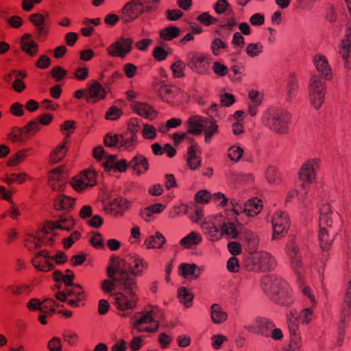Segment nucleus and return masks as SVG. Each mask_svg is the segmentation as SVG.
Instances as JSON below:
<instances>
[{"label":"nucleus","mask_w":351,"mask_h":351,"mask_svg":"<svg viewBox=\"0 0 351 351\" xmlns=\"http://www.w3.org/2000/svg\"><path fill=\"white\" fill-rule=\"evenodd\" d=\"M129 202L122 197L113 199L110 202L104 206L107 213H113L114 215H123L124 210L128 208Z\"/></svg>","instance_id":"4be33fe9"},{"label":"nucleus","mask_w":351,"mask_h":351,"mask_svg":"<svg viewBox=\"0 0 351 351\" xmlns=\"http://www.w3.org/2000/svg\"><path fill=\"white\" fill-rule=\"evenodd\" d=\"M302 344V337L300 336H293L291 339L289 350V351H301Z\"/></svg>","instance_id":"338daca9"},{"label":"nucleus","mask_w":351,"mask_h":351,"mask_svg":"<svg viewBox=\"0 0 351 351\" xmlns=\"http://www.w3.org/2000/svg\"><path fill=\"white\" fill-rule=\"evenodd\" d=\"M184 208V214L194 222L198 223L203 217V210L201 208H196L194 210L187 206H182Z\"/></svg>","instance_id":"c03bdc74"},{"label":"nucleus","mask_w":351,"mask_h":351,"mask_svg":"<svg viewBox=\"0 0 351 351\" xmlns=\"http://www.w3.org/2000/svg\"><path fill=\"white\" fill-rule=\"evenodd\" d=\"M49 227H43L40 231V233L43 234L41 237V246L44 245H51L53 242V235H49Z\"/></svg>","instance_id":"bf43d9fd"},{"label":"nucleus","mask_w":351,"mask_h":351,"mask_svg":"<svg viewBox=\"0 0 351 351\" xmlns=\"http://www.w3.org/2000/svg\"><path fill=\"white\" fill-rule=\"evenodd\" d=\"M275 328L274 322L267 317H258L246 328L248 331L263 337H270V330Z\"/></svg>","instance_id":"dca6fc26"},{"label":"nucleus","mask_w":351,"mask_h":351,"mask_svg":"<svg viewBox=\"0 0 351 351\" xmlns=\"http://www.w3.org/2000/svg\"><path fill=\"white\" fill-rule=\"evenodd\" d=\"M298 88V84L296 79L292 78L287 86V100L289 102H291L292 99L296 95Z\"/></svg>","instance_id":"5fc2aeb1"},{"label":"nucleus","mask_w":351,"mask_h":351,"mask_svg":"<svg viewBox=\"0 0 351 351\" xmlns=\"http://www.w3.org/2000/svg\"><path fill=\"white\" fill-rule=\"evenodd\" d=\"M147 267V262L136 255H130L124 259L115 256L110 258L107 274L112 280H104L101 289L106 293H110L114 289L116 283L120 286L121 291L114 294L119 310L133 309L136 306L138 286L132 276H141L143 271L140 268L145 269Z\"/></svg>","instance_id":"f257e3e1"},{"label":"nucleus","mask_w":351,"mask_h":351,"mask_svg":"<svg viewBox=\"0 0 351 351\" xmlns=\"http://www.w3.org/2000/svg\"><path fill=\"white\" fill-rule=\"evenodd\" d=\"M71 184L77 191H82L88 186H93L96 184L95 173L91 170H86L84 173L73 178Z\"/></svg>","instance_id":"aec40b11"},{"label":"nucleus","mask_w":351,"mask_h":351,"mask_svg":"<svg viewBox=\"0 0 351 351\" xmlns=\"http://www.w3.org/2000/svg\"><path fill=\"white\" fill-rule=\"evenodd\" d=\"M119 138H121V134L118 135L108 133L106 135L104 141L105 145L108 147H114L117 146L119 147Z\"/></svg>","instance_id":"13d9d810"},{"label":"nucleus","mask_w":351,"mask_h":351,"mask_svg":"<svg viewBox=\"0 0 351 351\" xmlns=\"http://www.w3.org/2000/svg\"><path fill=\"white\" fill-rule=\"evenodd\" d=\"M47 348L50 351H62L61 340L59 337H53L48 343Z\"/></svg>","instance_id":"774afa93"},{"label":"nucleus","mask_w":351,"mask_h":351,"mask_svg":"<svg viewBox=\"0 0 351 351\" xmlns=\"http://www.w3.org/2000/svg\"><path fill=\"white\" fill-rule=\"evenodd\" d=\"M261 202V201L256 197L249 199L243 205L244 213H246L247 215L250 217H254L256 215L261 211L263 207Z\"/></svg>","instance_id":"473e14b6"},{"label":"nucleus","mask_w":351,"mask_h":351,"mask_svg":"<svg viewBox=\"0 0 351 351\" xmlns=\"http://www.w3.org/2000/svg\"><path fill=\"white\" fill-rule=\"evenodd\" d=\"M73 225L74 222L71 217L67 215L60 216L58 220L49 223V229L51 230L60 229L69 231Z\"/></svg>","instance_id":"7c9ffc66"},{"label":"nucleus","mask_w":351,"mask_h":351,"mask_svg":"<svg viewBox=\"0 0 351 351\" xmlns=\"http://www.w3.org/2000/svg\"><path fill=\"white\" fill-rule=\"evenodd\" d=\"M313 315V308L311 306L304 308L299 315V319L302 324H309Z\"/></svg>","instance_id":"052dcab7"},{"label":"nucleus","mask_w":351,"mask_h":351,"mask_svg":"<svg viewBox=\"0 0 351 351\" xmlns=\"http://www.w3.org/2000/svg\"><path fill=\"white\" fill-rule=\"evenodd\" d=\"M350 317H343L339 315V321L337 326V341L336 346H341L343 344L346 324L349 322Z\"/></svg>","instance_id":"e433bc0d"},{"label":"nucleus","mask_w":351,"mask_h":351,"mask_svg":"<svg viewBox=\"0 0 351 351\" xmlns=\"http://www.w3.org/2000/svg\"><path fill=\"white\" fill-rule=\"evenodd\" d=\"M329 204L328 203L324 204L319 208V234L318 239L319 246L323 252H327L328 247V222L329 220Z\"/></svg>","instance_id":"9b49d317"},{"label":"nucleus","mask_w":351,"mask_h":351,"mask_svg":"<svg viewBox=\"0 0 351 351\" xmlns=\"http://www.w3.org/2000/svg\"><path fill=\"white\" fill-rule=\"evenodd\" d=\"M61 176V171L58 169H55L51 171L49 184L53 190H60L62 187L64 181L61 180V182L58 184V185L55 183L56 181L58 182L60 180Z\"/></svg>","instance_id":"de8ad7c7"},{"label":"nucleus","mask_w":351,"mask_h":351,"mask_svg":"<svg viewBox=\"0 0 351 351\" xmlns=\"http://www.w3.org/2000/svg\"><path fill=\"white\" fill-rule=\"evenodd\" d=\"M136 143L137 135H131L130 137H125L123 134H121V138H119V148L131 150L135 147Z\"/></svg>","instance_id":"a19ab883"},{"label":"nucleus","mask_w":351,"mask_h":351,"mask_svg":"<svg viewBox=\"0 0 351 351\" xmlns=\"http://www.w3.org/2000/svg\"><path fill=\"white\" fill-rule=\"evenodd\" d=\"M66 148L64 144L58 145L50 155L51 160L53 163H57L65 156Z\"/></svg>","instance_id":"79ce46f5"},{"label":"nucleus","mask_w":351,"mask_h":351,"mask_svg":"<svg viewBox=\"0 0 351 351\" xmlns=\"http://www.w3.org/2000/svg\"><path fill=\"white\" fill-rule=\"evenodd\" d=\"M74 201L69 196L60 195L54 202V208L56 210L68 211L73 207Z\"/></svg>","instance_id":"72a5a7b5"},{"label":"nucleus","mask_w":351,"mask_h":351,"mask_svg":"<svg viewBox=\"0 0 351 351\" xmlns=\"http://www.w3.org/2000/svg\"><path fill=\"white\" fill-rule=\"evenodd\" d=\"M313 62L317 73L313 75L310 80L308 94L312 106L319 109L324 101L326 93L329 63L327 58L320 53L314 56Z\"/></svg>","instance_id":"f03ea898"},{"label":"nucleus","mask_w":351,"mask_h":351,"mask_svg":"<svg viewBox=\"0 0 351 351\" xmlns=\"http://www.w3.org/2000/svg\"><path fill=\"white\" fill-rule=\"evenodd\" d=\"M227 46V43L222 40L221 38H215L210 44V49L215 56H219L221 53V49H226Z\"/></svg>","instance_id":"09e8293b"},{"label":"nucleus","mask_w":351,"mask_h":351,"mask_svg":"<svg viewBox=\"0 0 351 351\" xmlns=\"http://www.w3.org/2000/svg\"><path fill=\"white\" fill-rule=\"evenodd\" d=\"M339 54L343 61V67L347 69H351V24L346 25V29L344 38L341 40L339 49Z\"/></svg>","instance_id":"a211bd4d"},{"label":"nucleus","mask_w":351,"mask_h":351,"mask_svg":"<svg viewBox=\"0 0 351 351\" xmlns=\"http://www.w3.org/2000/svg\"><path fill=\"white\" fill-rule=\"evenodd\" d=\"M186 63L181 60L176 61L171 65V70L175 77H181L184 76V69L186 66Z\"/></svg>","instance_id":"4d7b16f0"},{"label":"nucleus","mask_w":351,"mask_h":351,"mask_svg":"<svg viewBox=\"0 0 351 351\" xmlns=\"http://www.w3.org/2000/svg\"><path fill=\"white\" fill-rule=\"evenodd\" d=\"M133 109L138 115L149 120L157 115L156 111L146 103L137 102L133 105Z\"/></svg>","instance_id":"cd10ccee"},{"label":"nucleus","mask_w":351,"mask_h":351,"mask_svg":"<svg viewBox=\"0 0 351 351\" xmlns=\"http://www.w3.org/2000/svg\"><path fill=\"white\" fill-rule=\"evenodd\" d=\"M241 236L251 247L256 248L258 246L259 239L252 232L248 230L241 232Z\"/></svg>","instance_id":"49530a36"},{"label":"nucleus","mask_w":351,"mask_h":351,"mask_svg":"<svg viewBox=\"0 0 351 351\" xmlns=\"http://www.w3.org/2000/svg\"><path fill=\"white\" fill-rule=\"evenodd\" d=\"M217 125L210 121L207 126L204 128L206 143H208L211 141L212 136L217 132Z\"/></svg>","instance_id":"603ef678"},{"label":"nucleus","mask_w":351,"mask_h":351,"mask_svg":"<svg viewBox=\"0 0 351 351\" xmlns=\"http://www.w3.org/2000/svg\"><path fill=\"white\" fill-rule=\"evenodd\" d=\"M201 228L213 241L219 240L223 234L229 239H237L239 234L234 221L230 218L226 219L222 215H217L210 221H204L201 224Z\"/></svg>","instance_id":"39448f33"},{"label":"nucleus","mask_w":351,"mask_h":351,"mask_svg":"<svg viewBox=\"0 0 351 351\" xmlns=\"http://www.w3.org/2000/svg\"><path fill=\"white\" fill-rule=\"evenodd\" d=\"M265 177L270 184H277L280 182L279 174L277 172L276 168L274 166L268 167L265 172Z\"/></svg>","instance_id":"8fccbe9b"},{"label":"nucleus","mask_w":351,"mask_h":351,"mask_svg":"<svg viewBox=\"0 0 351 351\" xmlns=\"http://www.w3.org/2000/svg\"><path fill=\"white\" fill-rule=\"evenodd\" d=\"M197 20L205 25H210L217 21V19L213 17L208 12H204L197 16Z\"/></svg>","instance_id":"69168bd1"},{"label":"nucleus","mask_w":351,"mask_h":351,"mask_svg":"<svg viewBox=\"0 0 351 351\" xmlns=\"http://www.w3.org/2000/svg\"><path fill=\"white\" fill-rule=\"evenodd\" d=\"M70 288L66 289V291L68 296H75L78 300H82L84 298V293L82 287L79 285H67Z\"/></svg>","instance_id":"a18cd8bd"},{"label":"nucleus","mask_w":351,"mask_h":351,"mask_svg":"<svg viewBox=\"0 0 351 351\" xmlns=\"http://www.w3.org/2000/svg\"><path fill=\"white\" fill-rule=\"evenodd\" d=\"M32 263L35 268L43 272L49 271L55 267L53 256H51L46 250L36 253Z\"/></svg>","instance_id":"f3484780"},{"label":"nucleus","mask_w":351,"mask_h":351,"mask_svg":"<svg viewBox=\"0 0 351 351\" xmlns=\"http://www.w3.org/2000/svg\"><path fill=\"white\" fill-rule=\"evenodd\" d=\"M291 113L285 108L276 107L270 109L263 116L264 124L271 131L285 134L289 129Z\"/></svg>","instance_id":"0eeeda50"},{"label":"nucleus","mask_w":351,"mask_h":351,"mask_svg":"<svg viewBox=\"0 0 351 351\" xmlns=\"http://www.w3.org/2000/svg\"><path fill=\"white\" fill-rule=\"evenodd\" d=\"M201 228L213 241L219 240L223 234L229 239H237L239 234L234 221L230 218L226 219L222 215H217L210 221H204L201 224Z\"/></svg>","instance_id":"7ed1b4c3"},{"label":"nucleus","mask_w":351,"mask_h":351,"mask_svg":"<svg viewBox=\"0 0 351 351\" xmlns=\"http://www.w3.org/2000/svg\"><path fill=\"white\" fill-rule=\"evenodd\" d=\"M122 114V111L118 107L111 106L106 112V118L108 120L115 121Z\"/></svg>","instance_id":"680f3d73"},{"label":"nucleus","mask_w":351,"mask_h":351,"mask_svg":"<svg viewBox=\"0 0 351 351\" xmlns=\"http://www.w3.org/2000/svg\"><path fill=\"white\" fill-rule=\"evenodd\" d=\"M243 149L241 147L233 145L229 148L228 158L234 162H238L242 157Z\"/></svg>","instance_id":"6e6d98bb"},{"label":"nucleus","mask_w":351,"mask_h":351,"mask_svg":"<svg viewBox=\"0 0 351 351\" xmlns=\"http://www.w3.org/2000/svg\"><path fill=\"white\" fill-rule=\"evenodd\" d=\"M155 315V313L154 311H151L149 312H147L145 314H143L142 317L137 319L134 324V326L136 328H137L140 331H145L148 332H155L158 327L159 324L157 323L154 328H150V327H145L143 328H139V326L143 324H149L152 322H155L156 320L154 317Z\"/></svg>","instance_id":"a878e982"},{"label":"nucleus","mask_w":351,"mask_h":351,"mask_svg":"<svg viewBox=\"0 0 351 351\" xmlns=\"http://www.w3.org/2000/svg\"><path fill=\"white\" fill-rule=\"evenodd\" d=\"M299 251L298 246L294 243L288 245L287 247V253L291 259V267L295 272L301 291L302 293L309 299L312 306H314L316 303V300L314 295L312 293L311 289L309 287L303 285V273L304 269L301 261V257L299 255Z\"/></svg>","instance_id":"6e6552de"},{"label":"nucleus","mask_w":351,"mask_h":351,"mask_svg":"<svg viewBox=\"0 0 351 351\" xmlns=\"http://www.w3.org/2000/svg\"><path fill=\"white\" fill-rule=\"evenodd\" d=\"M132 43L131 38L121 37L107 48L108 53L112 57L123 58L131 52Z\"/></svg>","instance_id":"4468645a"},{"label":"nucleus","mask_w":351,"mask_h":351,"mask_svg":"<svg viewBox=\"0 0 351 351\" xmlns=\"http://www.w3.org/2000/svg\"><path fill=\"white\" fill-rule=\"evenodd\" d=\"M210 120L199 115H193L189 118L188 125L189 129L187 133L194 135H199L202 134L204 128L207 126Z\"/></svg>","instance_id":"412c9836"},{"label":"nucleus","mask_w":351,"mask_h":351,"mask_svg":"<svg viewBox=\"0 0 351 351\" xmlns=\"http://www.w3.org/2000/svg\"><path fill=\"white\" fill-rule=\"evenodd\" d=\"M186 64L193 72L200 75L206 73L210 66L208 56L198 51H189L186 53Z\"/></svg>","instance_id":"9d476101"},{"label":"nucleus","mask_w":351,"mask_h":351,"mask_svg":"<svg viewBox=\"0 0 351 351\" xmlns=\"http://www.w3.org/2000/svg\"><path fill=\"white\" fill-rule=\"evenodd\" d=\"M202 239L199 233L192 232L180 240V244L186 248L201 243Z\"/></svg>","instance_id":"58836bf2"},{"label":"nucleus","mask_w":351,"mask_h":351,"mask_svg":"<svg viewBox=\"0 0 351 351\" xmlns=\"http://www.w3.org/2000/svg\"><path fill=\"white\" fill-rule=\"evenodd\" d=\"M210 315L212 321L216 324L223 323L228 318L227 313L222 311L218 304H213L210 306Z\"/></svg>","instance_id":"f704fd0d"},{"label":"nucleus","mask_w":351,"mask_h":351,"mask_svg":"<svg viewBox=\"0 0 351 351\" xmlns=\"http://www.w3.org/2000/svg\"><path fill=\"white\" fill-rule=\"evenodd\" d=\"M166 242L165 237L159 232H156L154 235L149 236L145 244L148 248H162Z\"/></svg>","instance_id":"c9c22d12"},{"label":"nucleus","mask_w":351,"mask_h":351,"mask_svg":"<svg viewBox=\"0 0 351 351\" xmlns=\"http://www.w3.org/2000/svg\"><path fill=\"white\" fill-rule=\"evenodd\" d=\"M122 20L124 23H130L136 19L140 14L146 12L145 4L141 0H131L123 8Z\"/></svg>","instance_id":"ddd939ff"},{"label":"nucleus","mask_w":351,"mask_h":351,"mask_svg":"<svg viewBox=\"0 0 351 351\" xmlns=\"http://www.w3.org/2000/svg\"><path fill=\"white\" fill-rule=\"evenodd\" d=\"M202 269L195 264L182 263L180 265V274L189 280L197 279Z\"/></svg>","instance_id":"393cba45"},{"label":"nucleus","mask_w":351,"mask_h":351,"mask_svg":"<svg viewBox=\"0 0 351 351\" xmlns=\"http://www.w3.org/2000/svg\"><path fill=\"white\" fill-rule=\"evenodd\" d=\"M261 287L276 303L283 306L292 303L290 288L280 277L275 275L264 276L261 280Z\"/></svg>","instance_id":"423d86ee"},{"label":"nucleus","mask_w":351,"mask_h":351,"mask_svg":"<svg viewBox=\"0 0 351 351\" xmlns=\"http://www.w3.org/2000/svg\"><path fill=\"white\" fill-rule=\"evenodd\" d=\"M197 145H192L188 149L187 162L191 169H197L201 164L200 158L197 156Z\"/></svg>","instance_id":"4c0bfd02"},{"label":"nucleus","mask_w":351,"mask_h":351,"mask_svg":"<svg viewBox=\"0 0 351 351\" xmlns=\"http://www.w3.org/2000/svg\"><path fill=\"white\" fill-rule=\"evenodd\" d=\"M51 73L56 81L59 82L66 75L67 71L61 66H57L52 69Z\"/></svg>","instance_id":"0e129e2a"},{"label":"nucleus","mask_w":351,"mask_h":351,"mask_svg":"<svg viewBox=\"0 0 351 351\" xmlns=\"http://www.w3.org/2000/svg\"><path fill=\"white\" fill-rule=\"evenodd\" d=\"M340 315L343 317L351 316V280L349 281L344 293L343 300L341 305Z\"/></svg>","instance_id":"2f4dec72"},{"label":"nucleus","mask_w":351,"mask_h":351,"mask_svg":"<svg viewBox=\"0 0 351 351\" xmlns=\"http://www.w3.org/2000/svg\"><path fill=\"white\" fill-rule=\"evenodd\" d=\"M319 162L317 158L306 160L299 170L300 180L308 183L312 182L315 179L316 174L319 173Z\"/></svg>","instance_id":"2eb2a0df"},{"label":"nucleus","mask_w":351,"mask_h":351,"mask_svg":"<svg viewBox=\"0 0 351 351\" xmlns=\"http://www.w3.org/2000/svg\"><path fill=\"white\" fill-rule=\"evenodd\" d=\"M201 228L213 241L219 240L223 234L229 239H237L239 234L234 221L230 218L226 219L222 215H217L210 221H204L201 224Z\"/></svg>","instance_id":"20e7f679"},{"label":"nucleus","mask_w":351,"mask_h":351,"mask_svg":"<svg viewBox=\"0 0 351 351\" xmlns=\"http://www.w3.org/2000/svg\"><path fill=\"white\" fill-rule=\"evenodd\" d=\"M39 130V123L36 120L31 121L23 128H14L8 134V138L12 142L23 143L29 134Z\"/></svg>","instance_id":"f8f14e48"},{"label":"nucleus","mask_w":351,"mask_h":351,"mask_svg":"<svg viewBox=\"0 0 351 351\" xmlns=\"http://www.w3.org/2000/svg\"><path fill=\"white\" fill-rule=\"evenodd\" d=\"M211 198V194L206 190L198 191L195 195V199L197 202L206 204Z\"/></svg>","instance_id":"e2e57ef3"},{"label":"nucleus","mask_w":351,"mask_h":351,"mask_svg":"<svg viewBox=\"0 0 351 351\" xmlns=\"http://www.w3.org/2000/svg\"><path fill=\"white\" fill-rule=\"evenodd\" d=\"M130 167L137 174L145 173L149 168L147 158L141 154H137L130 161Z\"/></svg>","instance_id":"bb28decb"},{"label":"nucleus","mask_w":351,"mask_h":351,"mask_svg":"<svg viewBox=\"0 0 351 351\" xmlns=\"http://www.w3.org/2000/svg\"><path fill=\"white\" fill-rule=\"evenodd\" d=\"M180 29L176 26H169L160 31V36L164 40H171L180 35Z\"/></svg>","instance_id":"ea45409f"},{"label":"nucleus","mask_w":351,"mask_h":351,"mask_svg":"<svg viewBox=\"0 0 351 351\" xmlns=\"http://www.w3.org/2000/svg\"><path fill=\"white\" fill-rule=\"evenodd\" d=\"M22 49L28 55L34 56L38 50L37 43L31 38L29 34H25L21 38Z\"/></svg>","instance_id":"c756f323"},{"label":"nucleus","mask_w":351,"mask_h":351,"mask_svg":"<svg viewBox=\"0 0 351 351\" xmlns=\"http://www.w3.org/2000/svg\"><path fill=\"white\" fill-rule=\"evenodd\" d=\"M178 298L182 303L186 307H189L191 305L193 295L185 287H182L178 289Z\"/></svg>","instance_id":"37998d69"},{"label":"nucleus","mask_w":351,"mask_h":351,"mask_svg":"<svg viewBox=\"0 0 351 351\" xmlns=\"http://www.w3.org/2000/svg\"><path fill=\"white\" fill-rule=\"evenodd\" d=\"M263 46L261 43H250L246 47L247 54L254 58L258 56L263 51Z\"/></svg>","instance_id":"864d4df0"},{"label":"nucleus","mask_w":351,"mask_h":351,"mask_svg":"<svg viewBox=\"0 0 351 351\" xmlns=\"http://www.w3.org/2000/svg\"><path fill=\"white\" fill-rule=\"evenodd\" d=\"M213 9L219 14H226L232 10L228 0H218L213 5Z\"/></svg>","instance_id":"3c124183"},{"label":"nucleus","mask_w":351,"mask_h":351,"mask_svg":"<svg viewBox=\"0 0 351 351\" xmlns=\"http://www.w3.org/2000/svg\"><path fill=\"white\" fill-rule=\"evenodd\" d=\"M217 21H219V27L221 29L228 30V34H230L237 25V20L233 10L226 12V15L217 19Z\"/></svg>","instance_id":"c85d7f7f"},{"label":"nucleus","mask_w":351,"mask_h":351,"mask_svg":"<svg viewBox=\"0 0 351 351\" xmlns=\"http://www.w3.org/2000/svg\"><path fill=\"white\" fill-rule=\"evenodd\" d=\"M250 259L252 267L249 269L254 271H267L276 267L274 258L266 252H256L251 254Z\"/></svg>","instance_id":"1a4fd4ad"},{"label":"nucleus","mask_w":351,"mask_h":351,"mask_svg":"<svg viewBox=\"0 0 351 351\" xmlns=\"http://www.w3.org/2000/svg\"><path fill=\"white\" fill-rule=\"evenodd\" d=\"M87 93L88 95L86 97V101L92 103H96L106 95L105 88L95 80L89 86Z\"/></svg>","instance_id":"5701e85b"},{"label":"nucleus","mask_w":351,"mask_h":351,"mask_svg":"<svg viewBox=\"0 0 351 351\" xmlns=\"http://www.w3.org/2000/svg\"><path fill=\"white\" fill-rule=\"evenodd\" d=\"M105 158L106 160L104 163V166L108 171L115 169L119 172H124L130 167V162H128L126 160L117 161L116 156L114 155H106Z\"/></svg>","instance_id":"b1692460"},{"label":"nucleus","mask_w":351,"mask_h":351,"mask_svg":"<svg viewBox=\"0 0 351 351\" xmlns=\"http://www.w3.org/2000/svg\"><path fill=\"white\" fill-rule=\"evenodd\" d=\"M273 224V239H278L284 236L289 226V219L288 214L278 211L276 213L272 219Z\"/></svg>","instance_id":"6ab92c4d"}]
</instances>
